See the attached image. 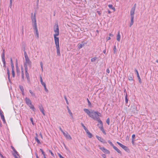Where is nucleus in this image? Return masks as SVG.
Listing matches in <instances>:
<instances>
[{
    "label": "nucleus",
    "mask_w": 158,
    "mask_h": 158,
    "mask_svg": "<svg viewBox=\"0 0 158 158\" xmlns=\"http://www.w3.org/2000/svg\"><path fill=\"white\" fill-rule=\"evenodd\" d=\"M106 122L108 125H109V124H110V119L109 118H108L107 119Z\"/></svg>",
    "instance_id": "4c0bfd02"
},
{
    "label": "nucleus",
    "mask_w": 158,
    "mask_h": 158,
    "mask_svg": "<svg viewBox=\"0 0 158 158\" xmlns=\"http://www.w3.org/2000/svg\"><path fill=\"white\" fill-rule=\"evenodd\" d=\"M102 157H103V158H106V156L105 154H102Z\"/></svg>",
    "instance_id": "603ef678"
},
{
    "label": "nucleus",
    "mask_w": 158,
    "mask_h": 158,
    "mask_svg": "<svg viewBox=\"0 0 158 158\" xmlns=\"http://www.w3.org/2000/svg\"><path fill=\"white\" fill-rule=\"evenodd\" d=\"M108 7L110 9H111L113 10L114 11L115 10V8L113 7V5L111 4H110L108 5Z\"/></svg>",
    "instance_id": "b1692460"
},
{
    "label": "nucleus",
    "mask_w": 158,
    "mask_h": 158,
    "mask_svg": "<svg viewBox=\"0 0 158 158\" xmlns=\"http://www.w3.org/2000/svg\"><path fill=\"white\" fill-rule=\"evenodd\" d=\"M55 34H54V37L55 43H59V38L57 37L59 35V30H54Z\"/></svg>",
    "instance_id": "39448f33"
},
{
    "label": "nucleus",
    "mask_w": 158,
    "mask_h": 158,
    "mask_svg": "<svg viewBox=\"0 0 158 158\" xmlns=\"http://www.w3.org/2000/svg\"><path fill=\"white\" fill-rule=\"evenodd\" d=\"M117 143H118V144L122 148H123V149H124L127 152L129 150L128 148L125 146L123 145V144H122L120 143H119V142H117Z\"/></svg>",
    "instance_id": "6e6552de"
},
{
    "label": "nucleus",
    "mask_w": 158,
    "mask_h": 158,
    "mask_svg": "<svg viewBox=\"0 0 158 158\" xmlns=\"http://www.w3.org/2000/svg\"><path fill=\"white\" fill-rule=\"evenodd\" d=\"M12 1H13V0H10V8H11V7L12 4Z\"/></svg>",
    "instance_id": "a19ab883"
},
{
    "label": "nucleus",
    "mask_w": 158,
    "mask_h": 158,
    "mask_svg": "<svg viewBox=\"0 0 158 158\" xmlns=\"http://www.w3.org/2000/svg\"><path fill=\"white\" fill-rule=\"evenodd\" d=\"M25 100L26 101V102L27 105H29L30 104H31V101L28 98H26Z\"/></svg>",
    "instance_id": "2eb2a0df"
},
{
    "label": "nucleus",
    "mask_w": 158,
    "mask_h": 158,
    "mask_svg": "<svg viewBox=\"0 0 158 158\" xmlns=\"http://www.w3.org/2000/svg\"><path fill=\"white\" fill-rule=\"evenodd\" d=\"M120 38H121V35H120L119 31H118V34H117V37H116V39H117V40L119 42L120 41Z\"/></svg>",
    "instance_id": "f3484780"
},
{
    "label": "nucleus",
    "mask_w": 158,
    "mask_h": 158,
    "mask_svg": "<svg viewBox=\"0 0 158 158\" xmlns=\"http://www.w3.org/2000/svg\"><path fill=\"white\" fill-rule=\"evenodd\" d=\"M3 63V67H6V61L5 60H4V61H2Z\"/></svg>",
    "instance_id": "8fccbe9b"
},
{
    "label": "nucleus",
    "mask_w": 158,
    "mask_h": 158,
    "mask_svg": "<svg viewBox=\"0 0 158 158\" xmlns=\"http://www.w3.org/2000/svg\"><path fill=\"white\" fill-rule=\"evenodd\" d=\"M25 74L27 78V79L28 82L30 81V78L29 75V73L27 72L28 69H27V68L25 69Z\"/></svg>",
    "instance_id": "9b49d317"
},
{
    "label": "nucleus",
    "mask_w": 158,
    "mask_h": 158,
    "mask_svg": "<svg viewBox=\"0 0 158 158\" xmlns=\"http://www.w3.org/2000/svg\"><path fill=\"white\" fill-rule=\"evenodd\" d=\"M19 87L21 91H24V89L23 87L21 85H19Z\"/></svg>",
    "instance_id": "2f4dec72"
},
{
    "label": "nucleus",
    "mask_w": 158,
    "mask_h": 158,
    "mask_svg": "<svg viewBox=\"0 0 158 158\" xmlns=\"http://www.w3.org/2000/svg\"><path fill=\"white\" fill-rule=\"evenodd\" d=\"M64 99H65V100H66V102L67 103V104L68 105L69 104V102H68V101L67 99V98L66 97H64Z\"/></svg>",
    "instance_id": "49530a36"
},
{
    "label": "nucleus",
    "mask_w": 158,
    "mask_h": 158,
    "mask_svg": "<svg viewBox=\"0 0 158 158\" xmlns=\"http://www.w3.org/2000/svg\"><path fill=\"white\" fill-rule=\"evenodd\" d=\"M135 135L134 134H133L132 135V139H134L135 138Z\"/></svg>",
    "instance_id": "052dcab7"
},
{
    "label": "nucleus",
    "mask_w": 158,
    "mask_h": 158,
    "mask_svg": "<svg viewBox=\"0 0 158 158\" xmlns=\"http://www.w3.org/2000/svg\"><path fill=\"white\" fill-rule=\"evenodd\" d=\"M30 120H31V122H32V123L33 124L34 123H33V119H32V118H30Z\"/></svg>",
    "instance_id": "e2e57ef3"
},
{
    "label": "nucleus",
    "mask_w": 158,
    "mask_h": 158,
    "mask_svg": "<svg viewBox=\"0 0 158 158\" xmlns=\"http://www.w3.org/2000/svg\"><path fill=\"white\" fill-rule=\"evenodd\" d=\"M7 75H8V79L9 81L10 82V73L9 72V69L8 68H7Z\"/></svg>",
    "instance_id": "4be33fe9"
},
{
    "label": "nucleus",
    "mask_w": 158,
    "mask_h": 158,
    "mask_svg": "<svg viewBox=\"0 0 158 158\" xmlns=\"http://www.w3.org/2000/svg\"><path fill=\"white\" fill-rule=\"evenodd\" d=\"M113 50H114V53H115L116 52V47L115 46H114V47Z\"/></svg>",
    "instance_id": "79ce46f5"
},
{
    "label": "nucleus",
    "mask_w": 158,
    "mask_h": 158,
    "mask_svg": "<svg viewBox=\"0 0 158 158\" xmlns=\"http://www.w3.org/2000/svg\"><path fill=\"white\" fill-rule=\"evenodd\" d=\"M113 148H114V150H115L118 153H120V154H121V151L118 148L116 147L115 146H114L113 147Z\"/></svg>",
    "instance_id": "6ab92c4d"
},
{
    "label": "nucleus",
    "mask_w": 158,
    "mask_h": 158,
    "mask_svg": "<svg viewBox=\"0 0 158 158\" xmlns=\"http://www.w3.org/2000/svg\"><path fill=\"white\" fill-rule=\"evenodd\" d=\"M40 150L41 151L42 154L44 155V156H45V153L44 152V151L43 150L41 149H40Z\"/></svg>",
    "instance_id": "37998d69"
},
{
    "label": "nucleus",
    "mask_w": 158,
    "mask_h": 158,
    "mask_svg": "<svg viewBox=\"0 0 158 158\" xmlns=\"http://www.w3.org/2000/svg\"><path fill=\"white\" fill-rule=\"evenodd\" d=\"M21 71H22V78L23 80H24V73H23V68H21Z\"/></svg>",
    "instance_id": "c85d7f7f"
},
{
    "label": "nucleus",
    "mask_w": 158,
    "mask_h": 158,
    "mask_svg": "<svg viewBox=\"0 0 158 158\" xmlns=\"http://www.w3.org/2000/svg\"><path fill=\"white\" fill-rule=\"evenodd\" d=\"M99 148L102 150L103 152L106 154H109L110 153V152L108 150L104 147H100Z\"/></svg>",
    "instance_id": "1a4fd4ad"
},
{
    "label": "nucleus",
    "mask_w": 158,
    "mask_h": 158,
    "mask_svg": "<svg viewBox=\"0 0 158 158\" xmlns=\"http://www.w3.org/2000/svg\"><path fill=\"white\" fill-rule=\"evenodd\" d=\"M135 71L136 73L137 77L138 78L139 82L140 83H141V79L140 77V76H139V74L138 71L136 69H135Z\"/></svg>",
    "instance_id": "4468645a"
},
{
    "label": "nucleus",
    "mask_w": 158,
    "mask_h": 158,
    "mask_svg": "<svg viewBox=\"0 0 158 158\" xmlns=\"http://www.w3.org/2000/svg\"><path fill=\"white\" fill-rule=\"evenodd\" d=\"M38 107L40 111L43 114V115L44 116L45 115V114L44 113V108L42 105H40Z\"/></svg>",
    "instance_id": "9d476101"
},
{
    "label": "nucleus",
    "mask_w": 158,
    "mask_h": 158,
    "mask_svg": "<svg viewBox=\"0 0 158 158\" xmlns=\"http://www.w3.org/2000/svg\"><path fill=\"white\" fill-rule=\"evenodd\" d=\"M34 33L37 39H38L39 38V34L38 30H35Z\"/></svg>",
    "instance_id": "a211bd4d"
},
{
    "label": "nucleus",
    "mask_w": 158,
    "mask_h": 158,
    "mask_svg": "<svg viewBox=\"0 0 158 158\" xmlns=\"http://www.w3.org/2000/svg\"><path fill=\"white\" fill-rule=\"evenodd\" d=\"M11 67L12 70H14V64H11Z\"/></svg>",
    "instance_id": "5fc2aeb1"
},
{
    "label": "nucleus",
    "mask_w": 158,
    "mask_h": 158,
    "mask_svg": "<svg viewBox=\"0 0 158 158\" xmlns=\"http://www.w3.org/2000/svg\"><path fill=\"white\" fill-rule=\"evenodd\" d=\"M41 84L43 86L46 85L45 83L44 82H43V81H42V82H41Z\"/></svg>",
    "instance_id": "3c124183"
},
{
    "label": "nucleus",
    "mask_w": 158,
    "mask_h": 158,
    "mask_svg": "<svg viewBox=\"0 0 158 158\" xmlns=\"http://www.w3.org/2000/svg\"><path fill=\"white\" fill-rule=\"evenodd\" d=\"M96 57H94L91 59V61L92 62H94L97 59Z\"/></svg>",
    "instance_id": "c9c22d12"
},
{
    "label": "nucleus",
    "mask_w": 158,
    "mask_h": 158,
    "mask_svg": "<svg viewBox=\"0 0 158 158\" xmlns=\"http://www.w3.org/2000/svg\"><path fill=\"white\" fill-rule=\"evenodd\" d=\"M108 142L113 147L114 146V145L110 140L108 141Z\"/></svg>",
    "instance_id": "e433bc0d"
},
{
    "label": "nucleus",
    "mask_w": 158,
    "mask_h": 158,
    "mask_svg": "<svg viewBox=\"0 0 158 158\" xmlns=\"http://www.w3.org/2000/svg\"><path fill=\"white\" fill-rule=\"evenodd\" d=\"M57 50V54L59 56H60V52L59 43H55Z\"/></svg>",
    "instance_id": "423d86ee"
},
{
    "label": "nucleus",
    "mask_w": 158,
    "mask_h": 158,
    "mask_svg": "<svg viewBox=\"0 0 158 158\" xmlns=\"http://www.w3.org/2000/svg\"><path fill=\"white\" fill-rule=\"evenodd\" d=\"M67 109H68V112H69V114L71 115V116L73 118V114H72V113L71 112V110H70L68 106H67Z\"/></svg>",
    "instance_id": "bb28decb"
},
{
    "label": "nucleus",
    "mask_w": 158,
    "mask_h": 158,
    "mask_svg": "<svg viewBox=\"0 0 158 158\" xmlns=\"http://www.w3.org/2000/svg\"><path fill=\"white\" fill-rule=\"evenodd\" d=\"M87 101H88V102L89 105V106L91 105V103L89 101V100L88 99H87Z\"/></svg>",
    "instance_id": "09e8293b"
},
{
    "label": "nucleus",
    "mask_w": 158,
    "mask_h": 158,
    "mask_svg": "<svg viewBox=\"0 0 158 158\" xmlns=\"http://www.w3.org/2000/svg\"><path fill=\"white\" fill-rule=\"evenodd\" d=\"M31 19L32 22L34 30H37V26L35 14H34V16L33 15V14L32 13L31 14Z\"/></svg>",
    "instance_id": "7ed1b4c3"
},
{
    "label": "nucleus",
    "mask_w": 158,
    "mask_h": 158,
    "mask_svg": "<svg viewBox=\"0 0 158 158\" xmlns=\"http://www.w3.org/2000/svg\"><path fill=\"white\" fill-rule=\"evenodd\" d=\"M21 92H22V93L23 95V96L25 94H24V91H22Z\"/></svg>",
    "instance_id": "69168bd1"
},
{
    "label": "nucleus",
    "mask_w": 158,
    "mask_h": 158,
    "mask_svg": "<svg viewBox=\"0 0 158 158\" xmlns=\"http://www.w3.org/2000/svg\"><path fill=\"white\" fill-rule=\"evenodd\" d=\"M25 47H24V48H23V51H24V52H26V51H25Z\"/></svg>",
    "instance_id": "0e129e2a"
},
{
    "label": "nucleus",
    "mask_w": 158,
    "mask_h": 158,
    "mask_svg": "<svg viewBox=\"0 0 158 158\" xmlns=\"http://www.w3.org/2000/svg\"><path fill=\"white\" fill-rule=\"evenodd\" d=\"M49 152L50 153H51V155L52 156H54V154L52 152V151L50 150H49Z\"/></svg>",
    "instance_id": "de8ad7c7"
},
{
    "label": "nucleus",
    "mask_w": 158,
    "mask_h": 158,
    "mask_svg": "<svg viewBox=\"0 0 158 158\" xmlns=\"http://www.w3.org/2000/svg\"><path fill=\"white\" fill-rule=\"evenodd\" d=\"M135 10L131 8L130 11V15H131V23L130 25L131 26L134 23V15L135 14Z\"/></svg>",
    "instance_id": "20e7f679"
},
{
    "label": "nucleus",
    "mask_w": 158,
    "mask_h": 158,
    "mask_svg": "<svg viewBox=\"0 0 158 158\" xmlns=\"http://www.w3.org/2000/svg\"><path fill=\"white\" fill-rule=\"evenodd\" d=\"M125 102L126 103H128V100L127 99V93H126V96L125 97Z\"/></svg>",
    "instance_id": "473e14b6"
},
{
    "label": "nucleus",
    "mask_w": 158,
    "mask_h": 158,
    "mask_svg": "<svg viewBox=\"0 0 158 158\" xmlns=\"http://www.w3.org/2000/svg\"><path fill=\"white\" fill-rule=\"evenodd\" d=\"M12 76L13 77H15V73L14 70H12Z\"/></svg>",
    "instance_id": "58836bf2"
},
{
    "label": "nucleus",
    "mask_w": 158,
    "mask_h": 158,
    "mask_svg": "<svg viewBox=\"0 0 158 158\" xmlns=\"http://www.w3.org/2000/svg\"><path fill=\"white\" fill-rule=\"evenodd\" d=\"M81 125L83 128L84 129V130H85V131L88 130V129L86 128L85 127L84 125L82 123H81Z\"/></svg>",
    "instance_id": "f704fd0d"
},
{
    "label": "nucleus",
    "mask_w": 158,
    "mask_h": 158,
    "mask_svg": "<svg viewBox=\"0 0 158 158\" xmlns=\"http://www.w3.org/2000/svg\"><path fill=\"white\" fill-rule=\"evenodd\" d=\"M44 89L45 91L46 92H48V89H47V88H46V86H44Z\"/></svg>",
    "instance_id": "ea45409f"
},
{
    "label": "nucleus",
    "mask_w": 158,
    "mask_h": 158,
    "mask_svg": "<svg viewBox=\"0 0 158 158\" xmlns=\"http://www.w3.org/2000/svg\"><path fill=\"white\" fill-rule=\"evenodd\" d=\"M96 136L97 138L101 142H102L103 143H105V140L103 139V138H102L101 137H99L98 135H96Z\"/></svg>",
    "instance_id": "f8f14e48"
},
{
    "label": "nucleus",
    "mask_w": 158,
    "mask_h": 158,
    "mask_svg": "<svg viewBox=\"0 0 158 158\" xmlns=\"http://www.w3.org/2000/svg\"><path fill=\"white\" fill-rule=\"evenodd\" d=\"M84 110L90 117L94 120H96L101 116V113L98 112L94 111V110L90 112L87 109H84Z\"/></svg>",
    "instance_id": "f257e3e1"
},
{
    "label": "nucleus",
    "mask_w": 158,
    "mask_h": 158,
    "mask_svg": "<svg viewBox=\"0 0 158 158\" xmlns=\"http://www.w3.org/2000/svg\"><path fill=\"white\" fill-rule=\"evenodd\" d=\"M10 63H11V64H13V61H12V59L11 58H10Z\"/></svg>",
    "instance_id": "bf43d9fd"
},
{
    "label": "nucleus",
    "mask_w": 158,
    "mask_h": 158,
    "mask_svg": "<svg viewBox=\"0 0 158 158\" xmlns=\"http://www.w3.org/2000/svg\"><path fill=\"white\" fill-rule=\"evenodd\" d=\"M0 115L1 117V118L2 120V121L4 123L5 122V120L4 118V115H3L2 114V111H1L0 112Z\"/></svg>",
    "instance_id": "dca6fc26"
},
{
    "label": "nucleus",
    "mask_w": 158,
    "mask_h": 158,
    "mask_svg": "<svg viewBox=\"0 0 158 158\" xmlns=\"http://www.w3.org/2000/svg\"><path fill=\"white\" fill-rule=\"evenodd\" d=\"M0 156L2 158H5V157L1 153L0 154Z\"/></svg>",
    "instance_id": "4d7b16f0"
},
{
    "label": "nucleus",
    "mask_w": 158,
    "mask_h": 158,
    "mask_svg": "<svg viewBox=\"0 0 158 158\" xmlns=\"http://www.w3.org/2000/svg\"><path fill=\"white\" fill-rule=\"evenodd\" d=\"M97 13L100 16L101 15V13L99 11H97Z\"/></svg>",
    "instance_id": "864d4df0"
},
{
    "label": "nucleus",
    "mask_w": 158,
    "mask_h": 158,
    "mask_svg": "<svg viewBox=\"0 0 158 158\" xmlns=\"http://www.w3.org/2000/svg\"><path fill=\"white\" fill-rule=\"evenodd\" d=\"M2 61H4V60H5V53H2Z\"/></svg>",
    "instance_id": "cd10ccee"
},
{
    "label": "nucleus",
    "mask_w": 158,
    "mask_h": 158,
    "mask_svg": "<svg viewBox=\"0 0 158 158\" xmlns=\"http://www.w3.org/2000/svg\"><path fill=\"white\" fill-rule=\"evenodd\" d=\"M110 39V37H108L107 38V40H109Z\"/></svg>",
    "instance_id": "774afa93"
},
{
    "label": "nucleus",
    "mask_w": 158,
    "mask_h": 158,
    "mask_svg": "<svg viewBox=\"0 0 158 158\" xmlns=\"http://www.w3.org/2000/svg\"><path fill=\"white\" fill-rule=\"evenodd\" d=\"M106 71L107 73H110V70L108 69H106Z\"/></svg>",
    "instance_id": "6e6d98bb"
},
{
    "label": "nucleus",
    "mask_w": 158,
    "mask_h": 158,
    "mask_svg": "<svg viewBox=\"0 0 158 158\" xmlns=\"http://www.w3.org/2000/svg\"><path fill=\"white\" fill-rule=\"evenodd\" d=\"M99 127L100 128V130L102 131L103 133V134H104L105 135H106V133L105 132V131H104V129H103V127Z\"/></svg>",
    "instance_id": "c756f323"
},
{
    "label": "nucleus",
    "mask_w": 158,
    "mask_h": 158,
    "mask_svg": "<svg viewBox=\"0 0 158 158\" xmlns=\"http://www.w3.org/2000/svg\"><path fill=\"white\" fill-rule=\"evenodd\" d=\"M134 139H132V143L133 144H134Z\"/></svg>",
    "instance_id": "338daca9"
},
{
    "label": "nucleus",
    "mask_w": 158,
    "mask_h": 158,
    "mask_svg": "<svg viewBox=\"0 0 158 158\" xmlns=\"http://www.w3.org/2000/svg\"><path fill=\"white\" fill-rule=\"evenodd\" d=\"M61 132L63 133L64 135L66 138V139H71L72 138L70 135L68 134V132L65 133L63 130H61Z\"/></svg>",
    "instance_id": "0eeeda50"
},
{
    "label": "nucleus",
    "mask_w": 158,
    "mask_h": 158,
    "mask_svg": "<svg viewBox=\"0 0 158 158\" xmlns=\"http://www.w3.org/2000/svg\"><path fill=\"white\" fill-rule=\"evenodd\" d=\"M35 140L38 144H40L41 143L40 141L39 140L37 137H35Z\"/></svg>",
    "instance_id": "7c9ffc66"
},
{
    "label": "nucleus",
    "mask_w": 158,
    "mask_h": 158,
    "mask_svg": "<svg viewBox=\"0 0 158 158\" xmlns=\"http://www.w3.org/2000/svg\"><path fill=\"white\" fill-rule=\"evenodd\" d=\"M86 44V43H85L84 42H82L81 44H78V48L79 49H81L84 46L85 44Z\"/></svg>",
    "instance_id": "ddd939ff"
},
{
    "label": "nucleus",
    "mask_w": 158,
    "mask_h": 158,
    "mask_svg": "<svg viewBox=\"0 0 158 158\" xmlns=\"http://www.w3.org/2000/svg\"><path fill=\"white\" fill-rule=\"evenodd\" d=\"M40 82H42V81H43V80H42V78L41 76L40 77Z\"/></svg>",
    "instance_id": "13d9d810"
},
{
    "label": "nucleus",
    "mask_w": 158,
    "mask_h": 158,
    "mask_svg": "<svg viewBox=\"0 0 158 158\" xmlns=\"http://www.w3.org/2000/svg\"><path fill=\"white\" fill-rule=\"evenodd\" d=\"M24 57L26 61L24 63L25 69L27 68V69H28L27 66L31 68V62L29 59L27 52H24Z\"/></svg>",
    "instance_id": "f03ea898"
},
{
    "label": "nucleus",
    "mask_w": 158,
    "mask_h": 158,
    "mask_svg": "<svg viewBox=\"0 0 158 158\" xmlns=\"http://www.w3.org/2000/svg\"><path fill=\"white\" fill-rule=\"evenodd\" d=\"M54 30H59L58 24L57 23H55Z\"/></svg>",
    "instance_id": "5701e85b"
},
{
    "label": "nucleus",
    "mask_w": 158,
    "mask_h": 158,
    "mask_svg": "<svg viewBox=\"0 0 158 158\" xmlns=\"http://www.w3.org/2000/svg\"><path fill=\"white\" fill-rule=\"evenodd\" d=\"M58 156H59V157L60 158H64V157H63L59 153H58Z\"/></svg>",
    "instance_id": "c03bdc74"
},
{
    "label": "nucleus",
    "mask_w": 158,
    "mask_h": 158,
    "mask_svg": "<svg viewBox=\"0 0 158 158\" xmlns=\"http://www.w3.org/2000/svg\"><path fill=\"white\" fill-rule=\"evenodd\" d=\"M133 78V77L132 75L129 76L128 77V80L129 81H134Z\"/></svg>",
    "instance_id": "a878e982"
},
{
    "label": "nucleus",
    "mask_w": 158,
    "mask_h": 158,
    "mask_svg": "<svg viewBox=\"0 0 158 158\" xmlns=\"http://www.w3.org/2000/svg\"><path fill=\"white\" fill-rule=\"evenodd\" d=\"M99 123V125H100V127H103V124L102 121L99 118L97 120H96Z\"/></svg>",
    "instance_id": "aec40b11"
},
{
    "label": "nucleus",
    "mask_w": 158,
    "mask_h": 158,
    "mask_svg": "<svg viewBox=\"0 0 158 158\" xmlns=\"http://www.w3.org/2000/svg\"><path fill=\"white\" fill-rule=\"evenodd\" d=\"M40 65L41 68L43 67V63H42V62H40Z\"/></svg>",
    "instance_id": "680f3d73"
},
{
    "label": "nucleus",
    "mask_w": 158,
    "mask_h": 158,
    "mask_svg": "<svg viewBox=\"0 0 158 158\" xmlns=\"http://www.w3.org/2000/svg\"><path fill=\"white\" fill-rule=\"evenodd\" d=\"M28 106L30 107L31 109H32L33 111H34L35 110V109L33 105H32V103H31V104H30L29 105H28Z\"/></svg>",
    "instance_id": "393cba45"
},
{
    "label": "nucleus",
    "mask_w": 158,
    "mask_h": 158,
    "mask_svg": "<svg viewBox=\"0 0 158 158\" xmlns=\"http://www.w3.org/2000/svg\"><path fill=\"white\" fill-rule=\"evenodd\" d=\"M86 133L88 135V136L89 138H91L92 137V134L88 130L86 131Z\"/></svg>",
    "instance_id": "412c9836"
},
{
    "label": "nucleus",
    "mask_w": 158,
    "mask_h": 158,
    "mask_svg": "<svg viewBox=\"0 0 158 158\" xmlns=\"http://www.w3.org/2000/svg\"><path fill=\"white\" fill-rule=\"evenodd\" d=\"M29 91L32 96H35V94L31 90H30Z\"/></svg>",
    "instance_id": "72a5a7b5"
},
{
    "label": "nucleus",
    "mask_w": 158,
    "mask_h": 158,
    "mask_svg": "<svg viewBox=\"0 0 158 158\" xmlns=\"http://www.w3.org/2000/svg\"><path fill=\"white\" fill-rule=\"evenodd\" d=\"M136 4H135L134 5L133 7H132L131 8L135 10V8H136Z\"/></svg>",
    "instance_id": "a18cd8bd"
}]
</instances>
